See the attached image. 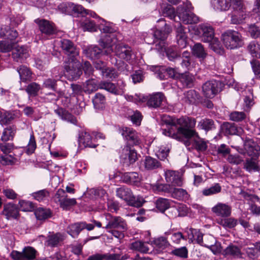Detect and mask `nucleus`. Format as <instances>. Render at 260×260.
Masks as SVG:
<instances>
[{
    "mask_svg": "<svg viewBox=\"0 0 260 260\" xmlns=\"http://www.w3.org/2000/svg\"><path fill=\"white\" fill-rule=\"evenodd\" d=\"M192 9L191 3L187 2L178 7L177 15L174 8L171 5L166 7L162 13L164 16L168 17L176 22L181 21L185 24L197 23L199 21V18L192 13Z\"/></svg>",
    "mask_w": 260,
    "mask_h": 260,
    "instance_id": "1",
    "label": "nucleus"
},
{
    "mask_svg": "<svg viewBox=\"0 0 260 260\" xmlns=\"http://www.w3.org/2000/svg\"><path fill=\"white\" fill-rule=\"evenodd\" d=\"M162 120L167 124H172L174 126L179 125L178 132L181 133L182 135L187 139L197 135V133L192 129L196 124V120L194 118L185 116L176 118L164 115Z\"/></svg>",
    "mask_w": 260,
    "mask_h": 260,
    "instance_id": "2",
    "label": "nucleus"
},
{
    "mask_svg": "<svg viewBox=\"0 0 260 260\" xmlns=\"http://www.w3.org/2000/svg\"><path fill=\"white\" fill-rule=\"evenodd\" d=\"M105 226L103 228L115 238L121 240L124 237V232L127 229L125 220L120 216H113L110 213L105 214Z\"/></svg>",
    "mask_w": 260,
    "mask_h": 260,
    "instance_id": "3",
    "label": "nucleus"
},
{
    "mask_svg": "<svg viewBox=\"0 0 260 260\" xmlns=\"http://www.w3.org/2000/svg\"><path fill=\"white\" fill-rule=\"evenodd\" d=\"M116 196L125 201L128 205L135 207H140L145 202L142 197H135L131 190L124 186L117 188Z\"/></svg>",
    "mask_w": 260,
    "mask_h": 260,
    "instance_id": "4",
    "label": "nucleus"
},
{
    "mask_svg": "<svg viewBox=\"0 0 260 260\" xmlns=\"http://www.w3.org/2000/svg\"><path fill=\"white\" fill-rule=\"evenodd\" d=\"M223 44L228 49H233L242 46L243 43L241 35L237 31L229 30L221 37Z\"/></svg>",
    "mask_w": 260,
    "mask_h": 260,
    "instance_id": "5",
    "label": "nucleus"
},
{
    "mask_svg": "<svg viewBox=\"0 0 260 260\" xmlns=\"http://www.w3.org/2000/svg\"><path fill=\"white\" fill-rule=\"evenodd\" d=\"M102 46H103L104 51H102L96 46H91L85 49L84 52L87 57L91 59H95L103 56H107L113 51L112 45L111 43L103 42Z\"/></svg>",
    "mask_w": 260,
    "mask_h": 260,
    "instance_id": "6",
    "label": "nucleus"
},
{
    "mask_svg": "<svg viewBox=\"0 0 260 260\" xmlns=\"http://www.w3.org/2000/svg\"><path fill=\"white\" fill-rule=\"evenodd\" d=\"M248 155L251 156L250 158H247L244 164V168L248 172L259 171L260 169L257 165L256 159L260 154V148L258 145H254L249 148L248 150Z\"/></svg>",
    "mask_w": 260,
    "mask_h": 260,
    "instance_id": "7",
    "label": "nucleus"
},
{
    "mask_svg": "<svg viewBox=\"0 0 260 260\" xmlns=\"http://www.w3.org/2000/svg\"><path fill=\"white\" fill-rule=\"evenodd\" d=\"M81 67V63L77 58L68 59L64 64L66 75L70 79L77 80L82 73Z\"/></svg>",
    "mask_w": 260,
    "mask_h": 260,
    "instance_id": "8",
    "label": "nucleus"
},
{
    "mask_svg": "<svg viewBox=\"0 0 260 260\" xmlns=\"http://www.w3.org/2000/svg\"><path fill=\"white\" fill-rule=\"evenodd\" d=\"M119 133L126 141L127 145H138L141 143L140 135L131 127H122L119 129Z\"/></svg>",
    "mask_w": 260,
    "mask_h": 260,
    "instance_id": "9",
    "label": "nucleus"
},
{
    "mask_svg": "<svg viewBox=\"0 0 260 260\" xmlns=\"http://www.w3.org/2000/svg\"><path fill=\"white\" fill-rule=\"evenodd\" d=\"M35 22L44 37L47 38L52 37L56 34L57 29L53 23L43 19H37Z\"/></svg>",
    "mask_w": 260,
    "mask_h": 260,
    "instance_id": "10",
    "label": "nucleus"
},
{
    "mask_svg": "<svg viewBox=\"0 0 260 260\" xmlns=\"http://www.w3.org/2000/svg\"><path fill=\"white\" fill-rule=\"evenodd\" d=\"M231 4L234 10V14L232 15L231 22L233 24L242 23L246 18V14L243 8L241 0H231Z\"/></svg>",
    "mask_w": 260,
    "mask_h": 260,
    "instance_id": "11",
    "label": "nucleus"
},
{
    "mask_svg": "<svg viewBox=\"0 0 260 260\" xmlns=\"http://www.w3.org/2000/svg\"><path fill=\"white\" fill-rule=\"evenodd\" d=\"M150 70L155 72L157 77L160 80H165L168 78H175L179 76L178 70L175 68L153 66L150 68Z\"/></svg>",
    "mask_w": 260,
    "mask_h": 260,
    "instance_id": "12",
    "label": "nucleus"
},
{
    "mask_svg": "<svg viewBox=\"0 0 260 260\" xmlns=\"http://www.w3.org/2000/svg\"><path fill=\"white\" fill-rule=\"evenodd\" d=\"M115 53L120 59L124 60L129 63L132 62L136 57L131 47L122 44H119L115 46Z\"/></svg>",
    "mask_w": 260,
    "mask_h": 260,
    "instance_id": "13",
    "label": "nucleus"
},
{
    "mask_svg": "<svg viewBox=\"0 0 260 260\" xmlns=\"http://www.w3.org/2000/svg\"><path fill=\"white\" fill-rule=\"evenodd\" d=\"M37 250L30 246L25 247L21 252L13 250L11 256L14 260H34L36 258Z\"/></svg>",
    "mask_w": 260,
    "mask_h": 260,
    "instance_id": "14",
    "label": "nucleus"
},
{
    "mask_svg": "<svg viewBox=\"0 0 260 260\" xmlns=\"http://www.w3.org/2000/svg\"><path fill=\"white\" fill-rule=\"evenodd\" d=\"M145 101L148 107L156 109L163 105L166 101V97L162 92H158L144 97L142 102Z\"/></svg>",
    "mask_w": 260,
    "mask_h": 260,
    "instance_id": "15",
    "label": "nucleus"
},
{
    "mask_svg": "<svg viewBox=\"0 0 260 260\" xmlns=\"http://www.w3.org/2000/svg\"><path fill=\"white\" fill-rule=\"evenodd\" d=\"M60 47L64 54L68 56V59L77 58L79 51L73 42L68 39H62L60 41Z\"/></svg>",
    "mask_w": 260,
    "mask_h": 260,
    "instance_id": "16",
    "label": "nucleus"
},
{
    "mask_svg": "<svg viewBox=\"0 0 260 260\" xmlns=\"http://www.w3.org/2000/svg\"><path fill=\"white\" fill-rule=\"evenodd\" d=\"M219 90L218 82L216 80H210L202 85L203 94L207 98H213L217 94Z\"/></svg>",
    "mask_w": 260,
    "mask_h": 260,
    "instance_id": "17",
    "label": "nucleus"
},
{
    "mask_svg": "<svg viewBox=\"0 0 260 260\" xmlns=\"http://www.w3.org/2000/svg\"><path fill=\"white\" fill-rule=\"evenodd\" d=\"M120 157L127 166L134 164L138 158L136 150L128 145L125 146L122 149Z\"/></svg>",
    "mask_w": 260,
    "mask_h": 260,
    "instance_id": "18",
    "label": "nucleus"
},
{
    "mask_svg": "<svg viewBox=\"0 0 260 260\" xmlns=\"http://www.w3.org/2000/svg\"><path fill=\"white\" fill-rule=\"evenodd\" d=\"M66 239L64 234L60 233H53L48 235L45 241V245L50 247H58L62 245Z\"/></svg>",
    "mask_w": 260,
    "mask_h": 260,
    "instance_id": "19",
    "label": "nucleus"
},
{
    "mask_svg": "<svg viewBox=\"0 0 260 260\" xmlns=\"http://www.w3.org/2000/svg\"><path fill=\"white\" fill-rule=\"evenodd\" d=\"M2 214L7 220L16 219L19 217V210L17 206L13 203H8L4 206Z\"/></svg>",
    "mask_w": 260,
    "mask_h": 260,
    "instance_id": "20",
    "label": "nucleus"
},
{
    "mask_svg": "<svg viewBox=\"0 0 260 260\" xmlns=\"http://www.w3.org/2000/svg\"><path fill=\"white\" fill-rule=\"evenodd\" d=\"M166 181L171 184V186H181L182 185L181 175L178 171L167 170L165 172Z\"/></svg>",
    "mask_w": 260,
    "mask_h": 260,
    "instance_id": "21",
    "label": "nucleus"
},
{
    "mask_svg": "<svg viewBox=\"0 0 260 260\" xmlns=\"http://www.w3.org/2000/svg\"><path fill=\"white\" fill-rule=\"evenodd\" d=\"M211 211L217 216L228 217L231 214L232 209L228 204L218 203L212 208Z\"/></svg>",
    "mask_w": 260,
    "mask_h": 260,
    "instance_id": "22",
    "label": "nucleus"
},
{
    "mask_svg": "<svg viewBox=\"0 0 260 260\" xmlns=\"http://www.w3.org/2000/svg\"><path fill=\"white\" fill-rule=\"evenodd\" d=\"M12 56L15 61L22 62L28 56V49L24 46H17L14 48Z\"/></svg>",
    "mask_w": 260,
    "mask_h": 260,
    "instance_id": "23",
    "label": "nucleus"
},
{
    "mask_svg": "<svg viewBox=\"0 0 260 260\" xmlns=\"http://www.w3.org/2000/svg\"><path fill=\"white\" fill-rule=\"evenodd\" d=\"M176 27V40L179 47L184 48L187 44V35L180 23L178 22L175 25Z\"/></svg>",
    "mask_w": 260,
    "mask_h": 260,
    "instance_id": "24",
    "label": "nucleus"
},
{
    "mask_svg": "<svg viewBox=\"0 0 260 260\" xmlns=\"http://www.w3.org/2000/svg\"><path fill=\"white\" fill-rule=\"evenodd\" d=\"M58 8L62 13L67 14H70L72 11L78 13L84 10V8L81 5L72 3L61 4L58 6Z\"/></svg>",
    "mask_w": 260,
    "mask_h": 260,
    "instance_id": "25",
    "label": "nucleus"
},
{
    "mask_svg": "<svg viewBox=\"0 0 260 260\" xmlns=\"http://www.w3.org/2000/svg\"><path fill=\"white\" fill-rule=\"evenodd\" d=\"M99 88L105 89L115 95L122 94L124 91L122 88L117 87L116 85L110 82H101Z\"/></svg>",
    "mask_w": 260,
    "mask_h": 260,
    "instance_id": "26",
    "label": "nucleus"
},
{
    "mask_svg": "<svg viewBox=\"0 0 260 260\" xmlns=\"http://www.w3.org/2000/svg\"><path fill=\"white\" fill-rule=\"evenodd\" d=\"M160 29H157L154 32L153 37H154L155 40L153 43H156V46L158 45L159 47L157 48L158 49H162L164 47V41L167 39L168 34L162 29V28L158 26Z\"/></svg>",
    "mask_w": 260,
    "mask_h": 260,
    "instance_id": "27",
    "label": "nucleus"
},
{
    "mask_svg": "<svg viewBox=\"0 0 260 260\" xmlns=\"http://www.w3.org/2000/svg\"><path fill=\"white\" fill-rule=\"evenodd\" d=\"M100 24H99V29L105 33H108L110 35L109 36V38H110L111 40V42H109V40L108 39V42L111 43L112 45V47L113 45L116 44L117 42V39L115 38V34H113L114 31H115L114 28L109 25L107 22L100 21Z\"/></svg>",
    "mask_w": 260,
    "mask_h": 260,
    "instance_id": "28",
    "label": "nucleus"
},
{
    "mask_svg": "<svg viewBox=\"0 0 260 260\" xmlns=\"http://www.w3.org/2000/svg\"><path fill=\"white\" fill-rule=\"evenodd\" d=\"M200 28L202 32V40L204 42L211 41L214 38V32L212 27L207 24H202Z\"/></svg>",
    "mask_w": 260,
    "mask_h": 260,
    "instance_id": "29",
    "label": "nucleus"
},
{
    "mask_svg": "<svg viewBox=\"0 0 260 260\" xmlns=\"http://www.w3.org/2000/svg\"><path fill=\"white\" fill-rule=\"evenodd\" d=\"M170 125L167 128H164L161 129L162 134L166 136L171 137L173 139L177 140H180L181 137L183 136L182 134L178 132L177 125H173L172 124H169Z\"/></svg>",
    "mask_w": 260,
    "mask_h": 260,
    "instance_id": "30",
    "label": "nucleus"
},
{
    "mask_svg": "<svg viewBox=\"0 0 260 260\" xmlns=\"http://www.w3.org/2000/svg\"><path fill=\"white\" fill-rule=\"evenodd\" d=\"M0 36L10 42H16L15 39L18 37V32L8 26H5L1 28Z\"/></svg>",
    "mask_w": 260,
    "mask_h": 260,
    "instance_id": "31",
    "label": "nucleus"
},
{
    "mask_svg": "<svg viewBox=\"0 0 260 260\" xmlns=\"http://www.w3.org/2000/svg\"><path fill=\"white\" fill-rule=\"evenodd\" d=\"M94 140L92 139L88 133L84 132L80 136L79 142L80 144H83L85 147L95 148L97 144L94 143Z\"/></svg>",
    "mask_w": 260,
    "mask_h": 260,
    "instance_id": "32",
    "label": "nucleus"
},
{
    "mask_svg": "<svg viewBox=\"0 0 260 260\" xmlns=\"http://www.w3.org/2000/svg\"><path fill=\"white\" fill-rule=\"evenodd\" d=\"M223 254L225 256L229 255L238 258L242 257V253L239 247L230 244L224 250Z\"/></svg>",
    "mask_w": 260,
    "mask_h": 260,
    "instance_id": "33",
    "label": "nucleus"
},
{
    "mask_svg": "<svg viewBox=\"0 0 260 260\" xmlns=\"http://www.w3.org/2000/svg\"><path fill=\"white\" fill-rule=\"evenodd\" d=\"M165 235L167 238L170 239L174 244H179L182 240L186 239L181 232L174 230H170L166 232Z\"/></svg>",
    "mask_w": 260,
    "mask_h": 260,
    "instance_id": "34",
    "label": "nucleus"
},
{
    "mask_svg": "<svg viewBox=\"0 0 260 260\" xmlns=\"http://www.w3.org/2000/svg\"><path fill=\"white\" fill-rule=\"evenodd\" d=\"M188 236L191 242L196 241L200 245L203 244L204 236L199 230L190 228L188 231Z\"/></svg>",
    "mask_w": 260,
    "mask_h": 260,
    "instance_id": "35",
    "label": "nucleus"
},
{
    "mask_svg": "<svg viewBox=\"0 0 260 260\" xmlns=\"http://www.w3.org/2000/svg\"><path fill=\"white\" fill-rule=\"evenodd\" d=\"M121 179L124 182L130 184H136L140 181L138 174L135 172L124 173Z\"/></svg>",
    "mask_w": 260,
    "mask_h": 260,
    "instance_id": "36",
    "label": "nucleus"
},
{
    "mask_svg": "<svg viewBox=\"0 0 260 260\" xmlns=\"http://www.w3.org/2000/svg\"><path fill=\"white\" fill-rule=\"evenodd\" d=\"M212 4L216 10L225 11L231 6V0H212Z\"/></svg>",
    "mask_w": 260,
    "mask_h": 260,
    "instance_id": "37",
    "label": "nucleus"
},
{
    "mask_svg": "<svg viewBox=\"0 0 260 260\" xmlns=\"http://www.w3.org/2000/svg\"><path fill=\"white\" fill-rule=\"evenodd\" d=\"M83 224L81 222L76 223L68 226L67 233L73 238H76L81 231L83 230Z\"/></svg>",
    "mask_w": 260,
    "mask_h": 260,
    "instance_id": "38",
    "label": "nucleus"
},
{
    "mask_svg": "<svg viewBox=\"0 0 260 260\" xmlns=\"http://www.w3.org/2000/svg\"><path fill=\"white\" fill-rule=\"evenodd\" d=\"M191 50L193 55L199 58L200 60L204 59L207 56V53L201 43L195 44L192 46Z\"/></svg>",
    "mask_w": 260,
    "mask_h": 260,
    "instance_id": "39",
    "label": "nucleus"
},
{
    "mask_svg": "<svg viewBox=\"0 0 260 260\" xmlns=\"http://www.w3.org/2000/svg\"><path fill=\"white\" fill-rule=\"evenodd\" d=\"M55 113L57 114L62 120L67 121L71 123L76 124L77 123L76 118L71 114L63 110L62 109H58L54 111Z\"/></svg>",
    "mask_w": 260,
    "mask_h": 260,
    "instance_id": "40",
    "label": "nucleus"
},
{
    "mask_svg": "<svg viewBox=\"0 0 260 260\" xmlns=\"http://www.w3.org/2000/svg\"><path fill=\"white\" fill-rule=\"evenodd\" d=\"M221 191V186L219 183H215L212 186L205 188L202 191V194L205 196H210L216 194Z\"/></svg>",
    "mask_w": 260,
    "mask_h": 260,
    "instance_id": "41",
    "label": "nucleus"
},
{
    "mask_svg": "<svg viewBox=\"0 0 260 260\" xmlns=\"http://www.w3.org/2000/svg\"><path fill=\"white\" fill-rule=\"evenodd\" d=\"M81 26L84 31H95L98 28L95 22L87 18L82 21Z\"/></svg>",
    "mask_w": 260,
    "mask_h": 260,
    "instance_id": "42",
    "label": "nucleus"
},
{
    "mask_svg": "<svg viewBox=\"0 0 260 260\" xmlns=\"http://www.w3.org/2000/svg\"><path fill=\"white\" fill-rule=\"evenodd\" d=\"M217 223L225 229H233L237 224V220L234 218H224L217 220Z\"/></svg>",
    "mask_w": 260,
    "mask_h": 260,
    "instance_id": "43",
    "label": "nucleus"
},
{
    "mask_svg": "<svg viewBox=\"0 0 260 260\" xmlns=\"http://www.w3.org/2000/svg\"><path fill=\"white\" fill-rule=\"evenodd\" d=\"M41 89V85L36 82H31L27 86L25 91L29 97H35Z\"/></svg>",
    "mask_w": 260,
    "mask_h": 260,
    "instance_id": "44",
    "label": "nucleus"
},
{
    "mask_svg": "<svg viewBox=\"0 0 260 260\" xmlns=\"http://www.w3.org/2000/svg\"><path fill=\"white\" fill-rule=\"evenodd\" d=\"M99 88V85L94 79L87 80L83 85V89L85 92L90 93L96 91Z\"/></svg>",
    "mask_w": 260,
    "mask_h": 260,
    "instance_id": "45",
    "label": "nucleus"
},
{
    "mask_svg": "<svg viewBox=\"0 0 260 260\" xmlns=\"http://www.w3.org/2000/svg\"><path fill=\"white\" fill-rule=\"evenodd\" d=\"M36 218L38 220H45L51 216L52 212L49 209L39 208L35 212Z\"/></svg>",
    "mask_w": 260,
    "mask_h": 260,
    "instance_id": "46",
    "label": "nucleus"
},
{
    "mask_svg": "<svg viewBox=\"0 0 260 260\" xmlns=\"http://www.w3.org/2000/svg\"><path fill=\"white\" fill-rule=\"evenodd\" d=\"M16 133V128L13 126H9L4 129L1 140L3 142H7L13 139Z\"/></svg>",
    "mask_w": 260,
    "mask_h": 260,
    "instance_id": "47",
    "label": "nucleus"
},
{
    "mask_svg": "<svg viewBox=\"0 0 260 260\" xmlns=\"http://www.w3.org/2000/svg\"><path fill=\"white\" fill-rule=\"evenodd\" d=\"M198 127L206 131H211L215 128L214 122L212 119L205 118L199 122Z\"/></svg>",
    "mask_w": 260,
    "mask_h": 260,
    "instance_id": "48",
    "label": "nucleus"
},
{
    "mask_svg": "<svg viewBox=\"0 0 260 260\" xmlns=\"http://www.w3.org/2000/svg\"><path fill=\"white\" fill-rule=\"evenodd\" d=\"M21 81L26 82L31 78V73L30 71L25 66H20L17 69Z\"/></svg>",
    "mask_w": 260,
    "mask_h": 260,
    "instance_id": "49",
    "label": "nucleus"
},
{
    "mask_svg": "<svg viewBox=\"0 0 260 260\" xmlns=\"http://www.w3.org/2000/svg\"><path fill=\"white\" fill-rule=\"evenodd\" d=\"M172 193L173 198L179 200H183L188 198V193L187 191L182 188H176L172 187Z\"/></svg>",
    "mask_w": 260,
    "mask_h": 260,
    "instance_id": "50",
    "label": "nucleus"
},
{
    "mask_svg": "<svg viewBox=\"0 0 260 260\" xmlns=\"http://www.w3.org/2000/svg\"><path fill=\"white\" fill-rule=\"evenodd\" d=\"M180 76V80L184 86L191 87L194 80V77L192 74L188 72L181 74Z\"/></svg>",
    "mask_w": 260,
    "mask_h": 260,
    "instance_id": "51",
    "label": "nucleus"
},
{
    "mask_svg": "<svg viewBox=\"0 0 260 260\" xmlns=\"http://www.w3.org/2000/svg\"><path fill=\"white\" fill-rule=\"evenodd\" d=\"M131 249L142 253H147L149 250L147 244L141 241H137L132 243Z\"/></svg>",
    "mask_w": 260,
    "mask_h": 260,
    "instance_id": "52",
    "label": "nucleus"
},
{
    "mask_svg": "<svg viewBox=\"0 0 260 260\" xmlns=\"http://www.w3.org/2000/svg\"><path fill=\"white\" fill-rule=\"evenodd\" d=\"M144 165L147 170H153L158 168L160 166V163L157 159L147 156L145 159Z\"/></svg>",
    "mask_w": 260,
    "mask_h": 260,
    "instance_id": "53",
    "label": "nucleus"
},
{
    "mask_svg": "<svg viewBox=\"0 0 260 260\" xmlns=\"http://www.w3.org/2000/svg\"><path fill=\"white\" fill-rule=\"evenodd\" d=\"M92 103L95 108L102 109L105 103V98L103 94L97 93L92 99Z\"/></svg>",
    "mask_w": 260,
    "mask_h": 260,
    "instance_id": "54",
    "label": "nucleus"
},
{
    "mask_svg": "<svg viewBox=\"0 0 260 260\" xmlns=\"http://www.w3.org/2000/svg\"><path fill=\"white\" fill-rule=\"evenodd\" d=\"M49 196V191L46 189L33 192L31 194V196L33 198L39 202L43 201L46 200Z\"/></svg>",
    "mask_w": 260,
    "mask_h": 260,
    "instance_id": "55",
    "label": "nucleus"
},
{
    "mask_svg": "<svg viewBox=\"0 0 260 260\" xmlns=\"http://www.w3.org/2000/svg\"><path fill=\"white\" fill-rule=\"evenodd\" d=\"M171 146L169 144L166 145H161L157 147L156 155L160 159H165L168 155Z\"/></svg>",
    "mask_w": 260,
    "mask_h": 260,
    "instance_id": "56",
    "label": "nucleus"
},
{
    "mask_svg": "<svg viewBox=\"0 0 260 260\" xmlns=\"http://www.w3.org/2000/svg\"><path fill=\"white\" fill-rule=\"evenodd\" d=\"M248 50L253 57L260 58V45L256 42L253 41L249 43Z\"/></svg>",
    "mask_w": 260,
    "mask_h": 260,
    "instance_id": "57",
    "label": "nucleus"
},
{
    "mask_svg": "<svg viewBox=\"0 0 260 260\" xmlns=\"http://www.w3.org/2000/svg\"><path fill=\"white\" fill-rule=\"evenodd\" d=\"M19 205L21 210L24 212H31L35 208V205L32 202L20 200L19 202Z\"/></svg>",
    "mask_w": 260,
    "mask_h": 260,
    "instance_id": "58",
    "label": "nucleus"
},
{
    "mask_svg": "<svg viewBox=\"0 0 260 260\" xmlns=\"http://www.w3.org/2000/svg\"><path fill=\"white\" fill-rule=\"evenodd\" d=\"M17 42H10L6 39L0 41V51L4 53L10 51Z\"/></svg>",
    "mask_w": 260,
    "mask_h": 260,
    "instance_id": "59",
    "label": "nucleus"
},
{
    "mask_svg": "<svg viewBox=\"0 0 260 260\" xmlns=\"http://www.w3.org/2000/svg\"><path fill=\"white\" fill-rule=\"evenodd\" d=\"M152 189L157 192H165L170 193L172 191V186L170 184L156 183L152 185Z\"/></svg>",
    "mask_w": 260,
    "mask_h": 260,
    "instance_id": "60",
    "label": "nucleus"
},
{
    "mask_svg": "<svg viewBox=\"0 0 260 260\" xmlns=\"http://www.w3.org/2000/svg\"><path fill=\"white\" fill-rule=\"evenodd\" d=\"M156 208L162 212H164L170 207V203L168 199L159 198L156 201Z\"/></svg>",
    "mask_w": 260,
    "mask_h": 260,
    "instance_id": "61",
    "label": "nucleus"
},
{
    "mask_svg": "<svg viewBox=\"0 0 260 260\" xmlns=\"http://www.w3.org/2000/svg\"><path fill=\"white\" fill-rule=\"evenodd\" d=\"M171 254L180 258H186L188 256V250L185 246L176 248L171 252Z\"/></svg>",
    "mask_w": 260,
    "mask_h": 260,
    "instance_id": "62",
    "label": "nucleus"
},
{
    "mask_svg": "<svg viewBox=\"0 0 260 260\" xmlns=\"http://www.w3.org/2000/svg\"><path fill=\"white\" fill-rule=\"evenodd\" d=\"M221 129L225 135H234L237 132L235 126L229 122L224 123L221 126Z\"/></svg>",
    "mask_w": 260,
    "mask_h": 260,
    "instance_id": "63",
    "label": "nucleus"
},
{
    "mask_svg": "<svg viewBox=\"0 0 260 260\" xmlns=\"http://www.w3.org/2000/svg\"><path fill=\"white\" fill-rule=\"evenodd\" d=\"M208 42L210 43V48L215 52L218 54L223 53V49L218 39L214 38L211 41Z\"/></svg>",
    "mask_w": 260,
    "mask_h": 260,
    "instance_id": "64",
    "label": "nucleus"
}]
</instances>
